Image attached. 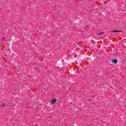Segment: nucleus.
I'll use <instances>...</instances> for the list:
<instances>
[{"label": "nucleus", "mask_w": 126, "mask_h": 126, "mask_svg": "<svg viewBox=\"0 0 126 126\" xmlns=\"http://www.w3.org/2000/svg\"><path fill=\"white\" fill-rule=\"evenodd\" d=\"M56 66H57V67H62V66H63V61H62V60L59 59L58 60L57 62H56Z\"/></svg>", "instance_id": "nucleus-1"}, {"label": "nucleus", "mask_w": 126, "mask_h": 126, "mask_svg": "<svg viewBox=\"0 0 126 126\" xmlns=\"http://www.w3.org/2000/svg\"><path fill=\"white\" fill-rule=\"evenodd\" d=\"M56 102H57V99L54 98L50 101V103L52 104H56Z\"/></svg>", "instance_id": "nucleus-2"}, {"label": "nucleus", "mask_w": 126, "mask_h": 126, "mask_svg": "<svg viewBox=\"0 0 126 126\" xmlns=\"http://www.w3.org/2000/svg\"><path fill=\"white\" fill-rule=\"evenodd\" d=\"M112 63H115V64H117V63H118V60L116 59H113L112 60Z\"/></svg>", "instance_id": "nucleus-3"}, {"label": "nucleus", "mask_w": 126, "mask_h": 126, "mask_svg": "<svg viewBox=\"0 0 126 126\" xmlns=\"http://www.w3.org/2000/svg\"><path fill=\"white\" fill-rule=\"evenodd\" d=\"M117 32H122V31L120 30H114L110 32V33H117Z\"/></svg>", "instance_id": "nucleus-4"}, {"label": "nucleus", "mask_w": 126, "mask_h": 126, "mask_svg": "<svg viewBox=\"0 0 126 126\" xmlns=\"http://www.w3.org/2000/svg\"><path fill=\"white\" fill-rule=\"evenodd\" d=\"M7 106V104H3L1 105V108H5Z\"/></svg>", "instance_id": "nucleus-5"}, {"label": "nucleus", "mask_w": 126, "mask_h": 126, "mask_svg": "<svg viewBox=\"0 0 126 126\" xmlns=\"http://www.w3.org/2000/svg\"><path fill=\"white\" fill-rule=\"evenodd\" d=\"M103 34H105V32H99L98 33V35H99V36H101V35H103Z\"/></svg>", "instance_id": "nucleus-6"}, {"label": "nucleus", "mask_w": 126, "mask_h": 126, "mask_svg": "<svg viewBox=\"0 0 126 126\" xmlns=\"http://www.w3.org/2000/svg\"><path fill=\"white\" fill-rule=\"evenodd\" d=\"M4 40H5V37H2V38H1L2 42H3V41H4Z\"/></svg>", "instance_id": "nucleus-7"}, {"label": "nucleus", "mask_w": 126, "mask_h": 126, "mask_svg": "<svg viewBox=\"0 0 126 126\" xmlns=\"http://www.w3.org/2000/svg\"><path fill=\"white\" fill-rule=\"evenodd\" d=\"M65 57H66V58H67V57H66V56H65Z\"/></svg>", "instance_id": "nucleus-8"}, {"label": "nucleus", "mask_w": 126, "mask_h": 126, "mask_svg": "<svg viewBox=\"0 0 126 126\" xmlns=\"http://www.w3.org/2000/svg\"><path fill=\"white\" fill-rule=\"evenodd\" d=\"M90 101H92V100H91V99H90Z\"/></svg>", "instance_id": "nucleus-9"}, {"label": "nucleus", "mask_w": 126, "mask_h": 126, "mask_svg": "<svg viewBox=\"0 0 126 126\" xmlns=\"http://www.w3.org/2000/svg\"><path fill=\"white\" fill-rule=\"evenodd\" d=\"M100 4H101V5H102V4H102V3H100Z\"/></svg>", "instance_id": "nucleus-10"}]
</instances>
